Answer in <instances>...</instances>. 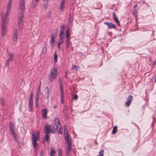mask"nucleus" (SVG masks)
Wrapping results in <instances>:
<instances>
[{"label":"nucleus","mask_w":156,"mask_h":156,"mask_svg":"<svg viewBox=\"0 0 156 156\" xmlns=\"http://www.w3.org/2000/svg\"><path fill=\"white\" fill-rule=\"evenodd\" d=\"M24 0H20L19 9L21 10L18 14V21L19 26L22 27L23 25V12L25 11Z\"/></svg>","instance_id":"1"},{"label":"nucleus","mask_w":156,"mask_h":156,"mask_svg":"<svg viewBox=\"0 0 156 156\" xmlns=\"http://www.w3.org/2000/svg\"><path fill=\"white\" fill-rule=\"evenodd\" d=\"M40 132L38 131L37 132V133L35 134L34 132L32 134V142L34 147V151H36L38 147V144L36 143L37 141L39 140L40 139Z\"/></svg>","instance_id":"2"},{"label":"nucleus","mask_w":156,"mask_h":156,"mask_svg":"<svg viewBox=\"0 0 156 156\" xmlns=\"http://www.w3.org/2000/svg\"><path fill=\"white\" fill-rule=\"evenodd\" d=\"M58 74L57 69L55 67L52 68L51 70L50 74L48 76V79L51 81L55 80Z\"/></svg>","instance_id":"3"},{"label":"nucleus","mask_w":156,"mask_h":156,"mask_svg":"<svg viewBox=\"0 0 156 156\" xmlns=\"http://www.w3.org/2000/svg\"><path fill=\"white\" fill-rule=\"evenodd\" d=\"M45 130V133L49 134V133H54L55 132V129L54 126L52 128L50 126L46 125L44 127Z\"/></svg>","instance_id":"4"},{"label":"nucleus","mask_w":156,"mask_h":156,"mask_svg":"<svg viewBox=\"0 0 156 156\" xmlns=\"http://www.w3.org/2000/svg\"><path fill=\"white\" fill-rule=\"evenodd\" d=\"M14 126V124H13L11 121H9V127L10 129V133L14 137H16V134L15 132Z\"/></svg>","instance_id":"5"},{"label":"nucleus","mask_w":156,"mask_h":156,"mask_svg":"<svg viewBox=\"0 0 156 156\" xmlns=\"http://www.w3.org/2000/svg\"><path fill=\"white\" fill-rule=\"evenodd\" d=\"M9 13H7L6 12L5 15H2V24H4L5 25L6 24H7L8 21V16Z\"/></svg>","instance_id":"6"},{"label":"nucleus","mask_w":156,"mask_h":156,"mask_svg":"<svg viewBox=\"0 0 156 156\" xmlns=\"http://www.w3.org/2000/svg\"><path fill=\"white\" fill-rule=\"evenodd\" d=\"M8 54L9 55V58L7 60V62L5 64V66L7 67L9 66L10 62L12 60L14 56L13 54L11 53H8Z\"/></svg>","instance_id":"7"},{"label":"nucleus","mask_w":156,"mask_h":156,"mask_svg":"<svg viewBox=\"0 0 156 156\" xmlns=\"http://www.w3.org/2000/svg\"><path fill=\"white\" fill-rule=\"evenodd\" d=\"M12 39L14 43H16L18 39L17 30L16 29H15L14 31Z\"/></svg>","instance_id":"8"},{"label":"nucleus","mask_w":156,"mask_h":156,"mask_svg":"<svg viewBox=\"0 0 156 156\" xmlns=\"http://www.w3.org/2000/svg\"><path fill=\"white\" fill-rule=\"evenodd\" d=\"M12 0H9L7 5V13H10L12 4Z\"/></svg>","instance_id":"9"},{"label":"nucleus","mask_w":156,"mask_h":156,"mask_svg":"<svg viewBox=\"0 0 156 156\" xmlns=\"http://www.w3.org/2000/svg\"><path fill=\"white\" fill-rule=\"evenodd\" d=\"M41 113L43 117L45 119H47V114L48 113L47 109H42L41 111Z\"/></svg>","instance_id":"10"},{"label":"nucleus","mask_w":156,"mask_h":156,"mask_svg":"<svg viewBox=\"0 0 156 156\" xmlns=\"http://www.w3.org/2000/svg\"><path fill=\"white\" fill-rule=\"evenodd\" d=\"M104 24L108 26V28L109 29L115 28H116V25L111 23H109L108 22L104 23Z\"/></svg>","instance_id":"11"},{"label":"nucleus","mask_w":156,"mask_h":156,"mask_svg":"<svg viewBox=\"0 0 156 156\" xmlns=\"http://www.w3.org/2000/svg\"><path fill=\"white\" fill-rule=\"evenodd\" d=\"M49 136L48 134L45 133V134L44 137L42 142L44 144L46 141L48 142V143H49Z\"/></svg>","instance_id":"12"},{"label":"nucleus","mask_w":156,"mask_h":156,"mask_svg":"<svg viewBox=\"0 0 156 156\" xmlns=\"http://www.w3.org/2000/svg\"><path fill=\"white\" fill-rule=\"evenodd\" d=\"M51 39L50 41V46L52 48H53L54 46V43L55 42V41L54 40L55 37L54 36L53 34L51 36Z\"/></svg>","instance_id":"13"},{"label":"nucleus","mask_w":156,"mask_h":156,"mask_svg":"<svg viewBox=\"0 0 156 156\" xmlns=\"http://www.w3.org/2000/svg\"><path fill=\"white\" fill-rule=\"evenodd\" d=\"M113 19L115 22L117 23V25L120 26V24L119 21L118 19L117 16H116L115 12H114L113 13Z\"/></svg>","instance_id":"14"},{"label":"nucleus","mask_w":156,"mask_h":156,"mask_svg":"<svg viewBox=\"0 0 156 156\" xmlns=\"http://www.w3.org/2000/svg\"><path fill=\"white\" fill-rule=\"evenodd\" d=\"M7 28L6 27L5 25L2 24V36H4L6 32V30Z\"/></svg>","instance_id":"15"},{"label":"nucleus","mask_w":156,"mask_h":156,"mask_svg":"<svg viewBox=\"0 0 156 156\" xmlns=\"http://www.w3.org/2000/svg\"><path fill=\"white\" fill-rule=\"evenodd\" d=\"M59 127L56 126V129L58 134H62L63 133L62 127L61 125Z\"/></svg>","instance_id":"16"},{"label":"nucleus","mask_w":156,"mask_h":156,"mask_svg":"<svg viewBox=\"0 0 156 156\" xmlns=\"http://www.w3.org/2000/svg\"><path fill=\"white\" fill-rule=\"evenodd\" d=\"M33 93L31 92L29 100V105H33Z\"/></svg>","instance_id":"17"},{"label":"nucleus","mask_w":156,"mask_h":156,"mask_svg":"<svg viewBox=\"0 0 156 156\" xmlns=\"http://www.w3.org/2000/svg\"><path fill=\"white\" fill-rule=\"evenodd\" d=\"M65 2V0H62L61 2L60 5V10L62 12H63L64 11V4Z\"/></svg>","instance_id":"18"},{"label":"nucleus","mask_w":156,"mask_h":156,"mask_svg":"<svg viewBox=\"0 0 156 156\" xmlns=\"http://www.w3.org/2000/svg\"><path fill=\"white\" fill-rule=\"evenodd\" d=\"M56 153V151H55V149L53 147L50 148V156H55V154Z\"/></svg>","instance_id":"19"},{"label":"nucleus","mask_w":156,"mask_h":156,"mask_svg":"<svg viewBox=\"0 0 156 156\" xmlns=\"http://www.w3.org/2000/svg\"><path fill=\"white\" fill-rule=\"evenodd\" d=\"M55 123L56 126L59 127V126H60L61 125L60 123V121L58 118H55Z\"/></svg>","instance_id":"20"},{"label":"nucleus","mask_w":156,"mask_h":156,"mask_svg":"<svg viewBox=\"0 0 156 156\" xmlns=\"http://www.w3.org/2000/svg\"><path fill=\"white\" fill-rule=\"evenodd\" d=\"M67 143L68 144V148L66 149V151L70 152L71 151V143L70 141H68Z\"/></svg>","instance_id":"21"},{"label":"nucleus","mask_w":156,"mask_h":156,"mask_svg":"<svg viewBox=\"0 0 156 156\" xmlns=\"http://www.w3.org/2000/svg\"><path fill=\"white\" fill-rule=\"evenodd\" d=\"M66 47L69 48L71 45V44L69 41V38H66Z\"/></svg>","instance_id":"22"},{"label":"nucleus","mask_w":156,"mask_h":156,"mask_svg":"<svg viewBox=\"0 0 156 156\" xmlns=\"http://www.w3.org/2000/svg\"><path fill=\"white\" fill-rule=\"evenodd\" d=\"M60 39H63L65 37V32L64 31L61 30L60 34Z\"/></svg>","instance_id":"23"},{"label":"nucleus","mask_w":156,"mask_h":156,"mask_svg":"<svg viewBox=\"0 0 156 156\" xmlns=\"http://www.w3.org/2000/svg\"><path fill=\"white\" fill-rule=\"evenodd\" d=\"M40 92H36L35 97V101H39Z\"/></svg>","instance_id":"24"},{"label":"nucleus","mask_w":156,"mask_h":156,"mask_svg":"<svg viewBox=\"0 0 156 156\" xmlns=\"http://www.w3.org/2000/svg\"><path fill=\"white\" fill-rule=\"evenodd\" d=\"M63 39H60L59 42L58 43V47L59 48V49H60L61 47L60 45L62 44L63 42Z\"/></svg>","instance_id":"25"},{"label":"nucleus","mask_w":156,"mask_h":156,"mask_svg":"<svg viewBox=\"0 0 156 156\" xmlns=\"http://www.w3.org/2000/svg\"><path fill=\"white\" fill-rule=\"evenodd\" d=\"M65 136V138L66 139V140L67 141V143L68 141H70L69 140V133L68 132H66V133H64Z\"/></svg>","instance_id":"26"},{"label":"nucleus","mask_w":156,"mask_h":156,"mask_svg":"<svg viewBox=\"0 0 156 156\" xmlns=\"http://www.w3.org/2000/svg\"><path fill=\"white\" fill-rule=\"evenodd\" d=\"M54 62H57L58 59V55H57L56 52L54 53Z\"/></svg>","instance_id":"27"},{"label":"nucleus","mask_w":156,"mask_h":156,"mask_svg":"<svg viewBox=\"0 0 156 156\" xmlns=\"http://www.w3.org/2000/svg\"><path fill=\"white\" fill-rule=\"evenodd\" d=\"M117 132V127L116 126L113 127L112 133L113 134H115Z\"/></svg>","instance_id":"28"},{"label":"nucleus","mask_w":156,"mask_h":156,"mask_svg":"<svg viewBox=\"0 0 156 156\" xmlns=\"http://www.w3.org/2000/svg\"><path fill=\"white\" fill-rule=\"evenodd\" d=\"M60 90L61 92V95H64L63 91V89L62 85V84L60 85Z\"/></svg>","instance_id":"29"},{"label":"nucleus","mask_w":156,"mask_h":156,"mask_svg":"<svg viewBox=\"0 0 156 156\" xmlns=\"http://www.w3.org/2000/svg\"><path fill=\"white\" fill-rule=\"evenodd\" d=\"M70 35V32L69 30H67L66 33V38H69V37Z\"/></svg>","instance_id":"30"},{"label":"nucleus","mask_w":156,"mask_h":156,"mask_svg":"<svg viewBox=\"0 0 156 156\" xmlns=\"http://www.w3.org/2000/svg\"><path fill=\"white\" fill-rule=\"evenodd\" d=\"M133 98V97L132 96L129 95L127 98L128 101L131 102L132 101Z\"/></svg>","instance_id":"31"},{"label":"nucleus","mask_w":156,"mask_h":156,"mask_svg":"<svg viewBox=\"0 0 156 156\" xmlns=\"http://www.w3.org/2000/svg\"><path fill=\"white\" fill-rule=\"evenodd\" d=\"M41 81L40 82L38 88L36 92H41Z\"/></svg>","instance_id":"32"},{"label":"nucleus","mask_w":156,"mask_h":156,"mask_svg":"<svg viewBox=\"0 0 156 156\" xmlns=\"http://www.w3.org/2000/svg\"><path fill=\"white\" fill-rule=\"evenodd\" d=\"M131 104V102L129 101H127L126 102L125 104V105L126 107H129Z\"/></svg>","instance_id":"33"},{"label":"nucleus","mask_w":156,"mask_h":156,"mask_svg":"<svg viewBox=\"0 0 156 156\" xmlns=\"http://www.w3.org/2000/svg\"><path fill=\"white\" fill-rule=\"evenodd\" d=\"M0 103L2 105V106H4V105H5L4 100V99L2 98H1V99Z\"/></svg>","instance_id":"34"},{"label":"nucleus","mask_w":156,"mask_h":156,"mask_svg":"<svg viewBox=\"0 0 156 156\" xmlns=\"http://www.w3.org/2000/svg\"><path fill=\"white\" fill-rule=\"evenodd\" d=\"M66 132H68L67 127V126L66 125H65L64 126V133H66Z\"/></svg>","instance_id":"35"},{"label":"nucleus","mask_w":156,"mask_h":156,"mask_svg":"<svg viewBox=\"0 0 156 156\" xmlns=\"http://www.w3.org/2000/svg\"><path fill=\"white\" fill-rule=\"evenodd\" d=\"M47 51V48L46 46L44 47L42 49V52L44 53H46Z\"/></svg>","instance_id":"36"},{"label":"nucleus","mask_w":156,"mask_h":156,"mask_svg":"<svg viewBox=\"0 0 156 156\" xmlns=\"http://www.w3.org/2000/svg\"><path fill=\"white\" fill-rule=\"evenodd\" d=\"M104 150L103 149L101 150L99 152V156H103V152Z\"/></svg>","instance_id":"37"},{"label":"nucleus","mask_w":156,"mask_h":156,"mask_svg":"<svg viewBox=\"0 0 156 156\" xmlns=\"http://www.w3.org/2000/svg\"><path fill=\"white\" fill-rule=\"evenodd\" d=\"M72 69H76V70H77L78 69V67L75 65H72Z\"/></svg>","instance_id":"38"},{"label":"nucleus","mask_w":156,"mask_h":156,"mask_svg":"<svg viewBox=\"0 0 156 156\" xmlns=\"http://www.w3.org/2000/svg\"><path fill=\"white\" fill-rule=\"evenodd\" d=\"M61 103H64V95H61Z\"/></svg>","instance_id":"39"},{"label":"nucleus","mask_w":156,"mask_h":156,"mask_svg":"<svg viewBox=\"0 0 156 156\" xmlns=\"http://www.w3.org/2000/svg\"><path fill=\"white\" fill-rule=\"evenodd\" d=\"M45 90L47 91V93L48 94V95H49V93L50 92L49 89V87H46Z\"/></svg>","instance_id":"40"},{"label":"nucleus","mask_w":156,"mask_h":156,"mask_svg":"<svg viewBox=\"0 0 156 156\" xmlns=\"http://www.w3.org/2000/svg\"><path fill=\"white\" fill-rule=\"evenodd\" d=\"M29 108H30V111L31 112H32V108L33 105H29Z\"/></svg>","instance_id":"41"},{"label":"nucleus","mask_w":156,"mask_h":156,"mask_svg":"<svg viewBox=\"0 0 156 156\" xmlns=\"http://www.w3.org/2000/svg\"><path fill=\"white\" fill-rule=\"evenodd\" d=\"M58 156H62L61 153V149H59L58 151Z\"/></svg>","instance_id":"42"},{"label":"nucleus","mask_w":156,"mask_h":156,"mask_svg":"<svg viewBox=\"0 0 156 156\" xmlns=\"http://www.w3.org/2000/svg\"><path fill=\"white\" fill-rule=\"evenodd\" d=\"M38 102H39V101H35L36 107L38 108Z\"/></svg>","instance_id":"43"},{"label":"nucleus","mask_w":156,"mask_h":156,"mask_svg":"<svg viewBox=\"0 0 156 156\" xmlns=\"http://www.w3.org/2000/svg\"><path fill=\"white\" fill-rule=\"evenodd\" d=\"M65 106H64V108L63 109V113L64 114H65L66 113V109L65 108Z\"/></svg>","instance_id":"44"},{"label":"nucleus","mask_w":156,"mask_h":156,"mask_svg":"<svg viewBox=\"0 0 156 156\" xmlns=\"http://www.w3.org/2000/svg\"><path fill=\"white\" fill-rule=\"evenodd\" d=\"M44 153L42 151H41L40 154V156H44Z\"/></svg>","instance_id":"45"},{"label":"nucleus","mask_w":156,"mask_h":156,"mask_svg":"<svg viewBox=\"0 0 156 156\" xmlns=\"http://www.w3.org/2000/svg\"><path fill=\"white\" fill-rule=\"evenodd\" d=\"M74 99H75V100H77L78 99V96L76 94H75L73 98Z\"/></svg>","instance_id":"46"},{"label":"nucleus","mask_w":156,"mask_h":156,"mask_svg":"<svg viewBox=\"0 0 156 156\" xmlns=\"http://www.w3.org/2000/svg\"><path fill=\"white\" fill-rule=\"evenodd\" d=\"M64 25L62 26L61 27V30H63V31L64 30Z\"/></svg>","instance_id":"47"},{"label":"nucleus","mask_w":156,"mask_h":156,"mask_svg":"<svg viewBox=\"0 0 156 156\" xmlns=\"http://www.w3.org/2000/svg\"><path fill=\"white\" fill-rule=\"evenodd\" d=\"M70 152L66 151V156H69Z\"/></svg>","instance_id":"48"},{"label":"nucleus","mask_w":156,"mask_h":156,"mask_svg":"<svg viewBox=\"0 0 156 156\" xmlns=\"http://www.w3.org/2000/svg\"><path fill=\"white\" fill-rule=\"evenodd\" d=\"M156 64V61H154L153 63V65L154 66Z\"/></svg>","instance_id":"49"},{"label":"nucleus","mask_w":156,"mask_h":156,"mask_svg":"<svg viewBox=\"0 0 156 156\" xmlns=\"http://www.w3.org/2000/svg\"><path fill=\"white\" fill-rule=\"evenodd\" d=\"M137 4H136L135 5H134V6H133V8L134 9H135L136 8V7L137 6Z\"/></svg>","instance_id":"50"},{"label":"nucleus","mask_w":156,"mask_h":156,"mask_svg":"<svg viewBox=\"0 0 156 156\" xmlns=\"http://www.w3.org/2000/svg\"><path fill=\"white\" fill-rule=\"evenodd\" d=\"M39 0H35V2L37 3H38L39 2Z\"/></svg>","instance_id":"51"},{"label":"nucleus","mask_w":156,"mask_h":156,"mask_svg":"<svg viewBox=\"0 0 156 156\" xmlns=\"http://www.w3.org/2000/svg\"><path fill=\"white\" fill-rule=\"evenodd\" d=\"M54 31L56 33H57V32H58V30L57 29H55L54 30Z\"/></svg>","instance_id":"52"},{"label":"nucleus","mask_w":156,"mask_h":156,"mask_svg":"<svg viewBox=\"0 0 156 156\" xmlns=\"http://www.w3.org/2000/svg\"><path fill=\"white\" fill-rule=\"evenodd\" d=\"M53 108H55V109H56V108H57V107H56V105H55V106H54L53 107Z\"/></svg>","instance_id":"53"},{"label":"nucleus","mask_w":156,"mask_h":156,"mask_svg":"<svg viewBox=\"0 0 156 156\" xmlns=\"http://www.w3.org/2000/svg\"><path fill=\"white\" fill-rule=\"evenodd\" d=\"M49 96V95H48V94L47 95V98H48V97Z\"/></svg>","instance_id":"54"},{"label":"nucleus","mask_w":156,"mask_h":156,"mask_svg":"<svg viewBox=\"0 0 156 156\" xmlns=\"http://www.w3.org/2000/svg\"><path fill=\"white\" fill-rule=\"evenodd\" d=\"M65 76H66V77L67 78V74H66Z\"/></svg>","instance_id":"55"},{"label":"nucleus","mask_w":156,"mask_h":156,"mask_svg":"<svg viewBox=\"0 0 156 156\" xmlns=\"http://www.w3.org/2000/svg\"><path fill=\"white\" fill-rule=\"evenodd\" d=\"M135 13H136V11H133V13L134 14H135Z\"/></svg>","instance_id":"56"},{"label":"nucleus","mask_w":156,"mask_h":156,"mask_svg":"<svg viewBox=\"0 0 156 156\" xmlns=\"http://www.w3.org/2000/svg\"><path fill=\"white\" fill-rule=\"evenodd\" d=\"M148 41L147 42V43H148Z\"/></svg>","instance_id":"57"},{"label":"nucleus","mask_w":156,"mask_h":156,"mask_svg":"<svg viewBox=\"0 0 156 156\" xmlns=\"http://www.w3.org/2000/svg\"><path fill=\"white\" fill-rule=\"evenodd\" d=\"M35 156H37V155H36Z\"/></svg>","instance_id":"58"}]
</instances>
